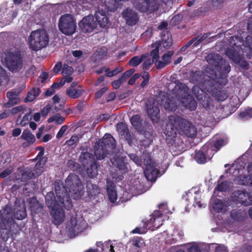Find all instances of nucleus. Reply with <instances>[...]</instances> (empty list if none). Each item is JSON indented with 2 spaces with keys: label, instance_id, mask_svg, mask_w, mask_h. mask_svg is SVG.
<instances>
[{
  "label": "nucleus",
  "instance_id": "nucleus-2",
  "mask_svg": "<svg viewBox=\"0 0 252 252\" xmlns=\"http://www.w3.org/2000/svg\"><path fill=\"white\" fill-rule=\"evenodd\" d=\"M189 88L184 84L177 86L165 99H161V105L169 111H175L178 105H183L190 110L196 107V101L188 93Z\"/></svg>",
  "mask_w": 252,
  "mask_h": 252
},
{
  "label": "nucleus",
  "instance_id": "nucleus-50",
  "mask_svg": "<svg viewBox=\"0 0 252 252\" xmlns=\"http://www.w3.org/2000/svg\"><path fill=\"white\" fill-rule=\"evenodd\" d=\"M149 226H147V222H145L143 227H137L132 231V233L144 234L146 232Z\"/></svg>",
  "mask_w": 252,
  "mask_h": 252
},
{
  "label": "nucleus",
  "instance_id": "nucleus-61",
  "mask_svg": "<svg viewBox=\"0 0 252 252\" xmlns=\"http://www.w3.org/2000/svg\"><path fill=\"white\" fill-rule=\"evenodd\" d=\"M12 172V170L10 168H7L0 173V177L5 178L9 176Z\"/></svg>",
  "mask_w": 252,
  "mask_h": 252
},
{
  "label": "nucleus",
  "instance_id": "nucleus-13",
  "mask_svg": "<svg viewBox=\"0 0 252 252\" xmlns=\"http://www.w3.org/2000/svg\"><path fill=\"white\" fill-rule=\"evenodd\" d=\"M252 204V195L250 193L243 190H237L231 196L230 205H244L249 206Z\"/></svg>",
  "mask_w": 252,
  "mask_h": 252
},
{
  "label": "nucleus",
  "instance_id": "nucleus-41",
  "mask_svg": "<svg viewBox=\"0 0 252 252\" xmlns=\"http://www.w3.org/2000/svg\"><path fill=\"white\" fill-rule=\"evenodd\" d=\"M40 93L39 88H34L28 93V96L26 97L27 101L31 102L33 101L36 97H37Z\"/></svg>",
  "mask_w": 252,
  "mask_h": 252
},
{
  "label": "nucleus",
  "instance_id": "nucleus-53",
  "mask_svg": "<svg viewBox=\"0 0 252 252\" xmlns=\"http://www.w3.org/2000/svg\"><path fill=\"white\" fill-rule=\"evenodd\" d=\"M133 245L137 248H141L143 246V240L140 237L134 238L132 241Z\"/></svg>",
  "mask_w": 252,
  "mask_h": 252
},
{
  "label": "nucleus",
  "instance_id": "nucleus-59",
  "mask_svg": "<svg viewBox=\"0 0 252 252\" xmlns=\"http://www.w3.org/2000/svg\"><path fill=\"white\" fill-rule=\"evenodd\" d=\"M159 46L158 45V44L156 46V48L154 50H153L151 52V56H152L153 59L154 60L155 59H157L158 58V48Z\"/></svg>",
  "mask_w": 252,
  "mask_h": 252
},
{
  "label": "nucleus",
  "instance_id": "nucleus-19",
  "mask_svg": "<svg viewBox=\"0 0 252 252\" xmlns=\"http://www.w3.org/2000/svg\"><path fill=\"white\" fill-rule=\"evenodd\" d=\"M144 164L146 166L144 174L147 179L150 181H155L158 175V170L156 167L155 164L152 159L148 158L144 159Z\"/></svg>",
  "mask_w": 252,
  "mask_h": 252
},
{
  "label": "nucleus",
  "instance_id": "nucleus-4",
  "mask_svg": "<svg viewBox=\"0 0 252 252\" xmlns=\"http://www.w3.org/2000/svg\"><path fill=\"white\" fill-rule=\"evenodd\" d=\"M229 46L225 53L235 63L240 62L242 53H246L248 57L252 55V37L250 36L246 37L245 42L242 41L241 37L231 36L229 39Z\"/></svg>",
  "mask_w": 252,
  "mask_h": 252
},
{
  "label": "nucleus",
  "instance_id": "nucleus-46",
  "mask_svg": "<svg viewBox=\"0 0 252 252\" xmlns=\"http://www.w3.org/2000/svg\"><path fill=\"white\" fill-rule=\"evenodd\" d=\"M130 121L132 125L136 128L138 129L140 127L141 124V121L140 117L139 115H136L133 116L130 119Z\"/></svg>",
  "mask_w": 252,
  "mask_h": 252
},
{
  "label": "nucleus",
  "instance_id": "nucleus-8",
  "mask_svg": "<svg viewBox=\"0 0 252 252\" xmlns=\"http://www.w3.org/2000/svg\"><path fill=\"white\" fill-rule=\"evenodd\" d=\"M49 41V35L43 29L32 31L28 37V44L30 48L38 51L45 47Z\"/></svg>",
  "mask_w": 252,
  "mask_h": 252
},
{
  "label": "nucleus",
  "instance_id": "nucleus-23",
  "mask_svg": "<svg viewBox=\"0 0 252 252\" xmlns=\"http://www.w3.org/2000/svg\"><path fill=\"white\" fill-rule=\"evenodd\" d=\"M122 15L125 19L126 24L129 26L135 25L139 19L137 13L130 8H127L124 10Z\"/></svg>",
  "mask_w": 252,
  "mask_h": 252
},
{
  "label": "nucleus",
  "instance_id": "nucleus-49",
  "mask_svg": "<svg viewBox=\"0 0 252 252\" xmlns=\"http://www.w3.org/2000/svg\"><path fill=\"white\" fill-rule=\"evenodd\" d=\"M230 187V183L227 181L219 183L217 186V189L219 191H225Z\"/></svg>",
  "mask_w": 252,
  "mask_h": 252
},
{
  "label": "nucleus",
  "instance_id": "nucleus-6",
  "mask_svg": "<svg viewBox=\"0 0 252 252\" xmlns=\"http://www.w3.org/2000/svg\"><path fill=\"white\" fill-rule=\"evenodd\" d=\"M211 84L210 80H206L203 84L202 88H200L198 86H194L192 88V92L197 100L205 108L210 106L212 100L205 90L213 95L218 101H223L227 97L226 95L222 92L213 90Z\"/></svg>",
  "mask_w": 252,
  "mask_h": 252
},
{
  "label": "nucleus",
  "instance_id": "nucleus-64",
  "mask_svg": "<svg viewBox=\"0 0 252 252\" xmlns=\"http://www.w3.org/2000/svg\"><path fill=\"white\" fill-rule=\"evenodd\" d=\"M215 252H227V251L224 245H219L216 247Z\"/></svg>",
  "mask_w": 252,
  "mask_h": 252
},
{
  "label": "nucleus",
  "instance_id": "nucleus-34",
  "mask_svg": "<svg viewBox=\"0 0 252 252\" xmlns=\"http://www.w3.org/2000/svg\"><path fill=\"white\" fill-rule=\"evenodd\" d=\"M213 209L216 212L220 213L225 211L226 205L221 200L215 199L212 203Z\"/></svg>",
  "mask_w": 252,
  "mask_h": 252
},
{
  "label": "nucleus",
  "instance_id": "nucleus-33",
  "mask_svg": "<svg viewBox=\"0 0 252 252\" xmlns=\"http://www.w3.org/2000/svg\"><path fill=\"white\" fill-rule=\"evenodd\" d=\"M228 143V139L226 137L220 138L217 139L214 146L211 143H207L212 146V148L214 149V152L215 153L217 151H219L222 146L226 145Z\"/></svg>",
  "mask_w": 252,
  "mask_h": 252
},
{
  "label": "nucleus",
  "instance_id": "nucleus-62",
  "mask_svg": "<svg viewBox=\"0 0 252 252\" xmlns=\"http://www.w3.org/2000/svg\"><path fill=\"white\" fill-rule=\"evenodd\" d=\"M188 252H200L197 245L195 244H192L188 249Z\"/></svg>",
  "mask_w": 252,
  "mask_h": 252
},
{
  "label": "nucleus",
  "instance_id": "nucleus-45",
  "mask_svg": "<svg viewBox=\"0 0 252 252\" xmlns=\"http://www.w3.org/2000/svg\"><path fill=\"white\" fill-rule=\"evenodd\" d=\"M64 120L65 119L63 117L61 116L59 114H56L53 117L50 118L48 120V122L49 123L55 122L56 124L61 125L63 123Z\"/></svg>",
  "mask_w": 252,
  "mask_h": 252
},
{
  "label": "nucleus",
  "instance_id": "nucleus-40",
  "mask_svg": "<svg viewBox=\"0 0 252 252\" xmlns=\"http://www.w3.org/2000/svg\"><path fill=\"white\" fill-rule=\"evenodd\" d=\"M147 57L146 54L142 55L141 57L135 56L132 58L129 61V64L132 66H138Z\"/></svg>",
  "mask_w": 252,
  "mask_h": 252
},
{
  "label": "nucleus",
  "instance_id": "nucleus-3",
  "mask_svg": "<svg viewBox=\"0 0 252 252\" xmlns=\"http://www.w3.org/2000/svg\"><path fill=\"white\" fill-rule=\"evenodd\" d=\"M164 133L166 139L174 141L178 134L185 135L189 137H195L197 134V129L194 126L185 119L178 115H173L168 117Z\"/></svg>",
  "mask_w": 252,
  "mask_h": 252
},
{
  "label": "nucleus",
  "instance_id": "nucleus-9",
  "mask_svg": "<svg viewBox=\"0 0 252 252\" xmlns=\"http://www.w3.org/2000/svg\"><path fill=\"white\" fill-rule=\"evenodd\" d=\"M247 170L248 177L243 175L244 167L243 163L235 162L229 168V173L236 178V180L239 184L244 185H250L252 186V162L248 164Z\"/></svg>",
  "mask_w": 252,
  "mask_h": 252
},
{
  "label": "nucleus",
  "instance_id": "nucleus-52",
  "mask_svg": "<svg viewBox=\"0 0 252 252\" xmlns=\"http://www.w3.org/2000/svg\"><path fill=\"white\" fill-rule=\"evenodd\" d=\"M73 72V68L66 64H64L62 74L63 76H69Z\"/></svg>",
  "mask_w": 252,
  "mask_h": 252
},
{
  "label": "nucleus",
  "instance_id": "nucleus-24",
  "mask_svg": "<svg viewBox=\"0 0 252 252\" xmlns=\"http://www.w3.org/2000/svg\"><path fill=\"white\" fill-rule=\"evenodd\" d=\"M8 208H6L4 211L5 216L2 217V224L1 227L2 229H9L10 230H15V227L18 226L15 224V222L11 215L8 213Z\"/></svg>",
  "mask_w": 252,
  "mask_h": 252
},
{
  "label": "nucleus",
  "instance_id": "nucleus-26",
  "mask_svg": "<svg viewBox=\"0 0 252 252\" xmlns=\"http://www.w3.org/2000/svg\"><path fill=\"white\" fill-rule=\"evenodd\" d=\"M155 0H134V6L142 12L148 10Z\"/></svg>",
  "mask_w": 252,
  "mask_h": 252
},
{
  "label": "nucleus",
  "instance_id": "nucleus-10",
  "mask_svg": "<svg viewBox=\"0 0 252 252\" xmlns=\"http://www.w3.org/2000/svg\"><path fill=\"white\" fill-rule=\"evenodd\" d=\"M59 31L65 35H72L76 32L77 26L74 17L70 14L62 15L58 21Z\"/></svg>",
  "mask_w": 252,
  "mask_h": 252
},
{
  "label": "nucleus",
  "instance_id": "nucleus-29",
  "mask_svg": "<svg viewBox=\"0 0 252 252\" xmlns=\"http://www.w3.org/2000/svg\"><path fill=\"white\" fill-rule=\"evenodd\" d=\"M79 160L83 168L95 162L94 156L87 152L82 153L80 156Z\"/></svg>",
  "mask_w": 252,
  "mask_h": 252
},
{
  "label": "nucleus",
  "instance_id": "nucleus-36",
  "mask_svg": "<svg viewBox=\"0 0 252 252\" xmlns=\"http://www.w3.org/2000/svg\"><path fill=\"white\" fill-rule=\"evenodd\" d=\"M231 217L236 220H241L244 219L246 216V213L241 210H233L231 212Z\"/></svg>",
  "mask_w": 252,
  "mask_h": 252
},
{
  "label": "nucleus",
  "instance_id": "nucleus-16",
  "mask_svg": "<svg viewBox=\"0 0 252 252\" xmlns=\"http://www.w3.org/2000/svg\"><path fill=\"white\" fill-rule=\"evenodd\" d=\"M214 154L212 146L210 144H206L200 150L196 152L194 159L198 163H204L207 160H210Z\"/></svg>",
  "mask_w": 252,
  "mask_h": 252
},
{
  "label": "nucleus",
  "instance_id": "nucleus-54",
  "mask_svg": "<svg viewBox=\"0 0 252 252\" xmlns=\"http://www.w3.org/2000/svg\"><path fill=\"white\" fill-rule=\"evenodd\" d=\"M20 99L18 97V96L14 97H11V98L9 99L8 102L6 104V106L9 107L17 104L19 102H20Z\"/></svg>",
  "mask_w": 252,
  "mask_h": 252
},
{
  "label": "nucleus",
  "instance_id": "nucleus-25",
  "mask_svg": "<svg viewBox=\"0 0 252 252\" xmlns=\"http://www.w3.org/2000/svg\"><path fill=\"white\" fill-rule=\"evenodd\" d=\"M86 4V2L84 0H71L67 1L64 5V7L66 11L75 13H77L81 9V7H84L83 4Z\"/></svg>",
  "mask_w": 252,
  "mask_h": 252
},
{
  "label": "nucleus",
  "instance_id": "nucleus-57",
  "mask_svg": "<svg viewBox=\"0 0 252 252\" xmlns=\"http://www.w3.org/2000/svg\"><path fill=\"white\" fill-rule=\"evenodd\" d=\"M129 157L138 165H140L142 164L141 160L138 158L136 154H130L129 155Z\"/></svg>",
  "mask_w": 252,
  "mask_h": 252
},
{
  "label": "nucleus",
  "instance_id": "nucleus-56",
  "mask_svg": "<svg viewBox=\"0 0 252 252\" xmlns=\"http://www.w3.org/2000/svg\"><path fill=\"white\" fill-rule=\"evenodd\" d=\"M79 140V137L76 135H72L69 140H67L65 143L68 146H72Z\"/></svg>",
  "mask_w": 252,
  "mask_h": 252
},
{
  "label": "nucleus",
  "instance_id": "nucleus-63",
  "mask_svg": "<svg viewBox=\"0 0 252 252\" xmlns=\"http://www.w3.org/2000/svg\"><path fill=\"white\" fill-rule=\"evenodd\" d=\"M209 35L208 33L204 34L199 39H198L193 44V47L197 46L201 42L205 40L208 37Z\"/></svg>",
  "mask_w": 252,
  "mask_h": 252
},
{
  "label": "nucleus",
  "instance_id": "nucleus-20",
  "mask_svg": "<svg viewBox=\"0 0 252 252\" xmlns=\"http://www.w3.org/2000/svg\"><path fill=\"white\" fill-rule=\"evenodd\" d=\"M112 163L113 165L119 170V172L116 174L115 173L112 174L113 182L119 181L122 179V176L120 174H123L127 171V166L123 160L119 158L112 161Z\"/></svg>",
  "mask_w": 252,
  "mask_h": 252
},
{
  "label": "nucleus",
  "instance_id": "nucleus-28",
  "mask_svg": "<svg viewBox=\"0 0 252 252\" xmlns=\"http://www.w3.org/2000/svg\"><path fill=\"white\" fill-rule=\"evenodd\" d=\"M173 54L174 52L173 51H168L162 56L161 60L156 61L155 65L157 68L161 69L168 64L170 62L171 57Z\"/></svg>",
  "mask_w": 252,
  "mask_h": 252
},
{
  "label": "nucleus",
  "instance_id": "nucleus-38",
  "mask_svg": "<svg viewBox=\"0 0 252 252\" xmlns=\"http://www.w3.org/2000/svg\"><path fill=\"white\" fill-rule=\"evenodd\" d=\"M172 44V38L171 35L167 33L166 35L162 36V41L159 44H157L159 47L162 46L165 48H169Z\"/></svg>",
  "mask_w": 252,
  "mask_h": 252
},
{
  "label": "nucleus",
  "instance_id": "nucleus-30",
  "mask_svg": "<svg viewBox=\"0 0 252 252\" xmlns=\"http://www.w3.org/2000/svg\"><path fill=\"white\" fill-rule=\"evenodd\" d=\"M106 187L109 200L112 203L115 202L117 199V194L115 190L114 183L111 182L109 179L107 180Z\"/></svg>",
  "mask_w": 252,
  "mask_h": 252
},
{
  "label": "nucleus",
  "instance_id": "nucleus-15",
  "mask_svg": "<svg viewBox=\"0 0 252 252\" xmlns=\"http://www.w3.org/2000/svg\"><path fill=\"white\" fill-rule=\"evenodd\" d=\"M201 191L196 189V188H193L189 190L184 195L183 198L188 202L187 205L192 204L194 207L201 208L203 206V204L201 203Z\"/></svg>",
  "mask_w": 252,
  "mask_h": 252
},
{
  "label": "nucleus",
  "instance_id": "nucleus-22",
  "mask_svg": "<svg viewBox=\"0 0 252 252\" xmlns=\"http://www.w3.org/2000/svg\"><path fill=\"white\" fill-rule=\"evenodd\" d=\"M14 215L17 220H23L26 216L25 204L21 199H17L15 201Z\"/></svg>",
  "mask_w": 252,
  "mask_h": 252
},
{
  "label": "nucleus",
  "instance_id": "nucleus-48",
  "mask_svg": "<svg viewBox=\"0 0 252 252\" xmlns=\"http://www.w3.org/2000/svg\"><path fill=\"white\" fill-rule=\"evenodd\" d=\"M123 70V68L122 67H118L116 68L115 69L112 70V71H110V69L107 68L105 70V72H106V75L108 77H112L114 75H116L118 73L122 71Z\"/></svg>",
  "mask_w": 252,
  "mask_h": 252
},
{
  "label": "nucleus",
  "instance_id": "nucleus-44",
  "mask_svg": "<svg viewBox=\"0 0 252 252\" xmlns=\"http://www.w3.org/2000/svg\"><path fill=\"white\" fill-rule=\"evenodd\" d=\"M32 177H35L33 174L30 170H24L21 171V180L25 181L27 180H30Z\"/></svg>",
  "mask_w": 252,
  "mask_h": 252
},
{
  "label": "nucleus",
  "instance_id": "nucleus-60",
  "mask_svg": "<svg viewBox=\"0 0 252 252\" xmlns=\"http://www.w3.org/2000/svg\"><path fill=\"white\" fill-rule=\"evenodd\" d=\"M51 110V106L50 104L46 105L41 111L43 117H46Z\"/></svg>",
  "mask_w": 252,
  "mask_h": 252
},
{
  "label": "nucleus",
  "instance_id": "nucleus-5",
  "mask_svg": "<svg viewBox=\"0 0 252 252\" xmlns=\"http://www.w3.org/2000/svg\"><path fill=\"white\" fill-rule=\"evenodd\" d=\"M205 59L210 64L208 69L211 71L210 73H209V75H207L208 77L220 84L222 83V81L220 82L219 78H222L225 74L230 71L229 63L216 53L209 54L206 57Z\"/></svg>",
  "mask_w": 252,
  "mask_h": 252
},
{
  "label": "nucleus",
  "instance_id": "nucleus-18",
  "mask_svg": "<svg viewBox=\"0 0 252 252\" xmlns=\"http://www.w3.org/2000/svg\"><path fill=\"white\" fill-rule=\"evenodd\" d=\"M159 101L158 98L156 100L154 97H151L149 98L146 103L147 113L153 121H157L159 118Z\"/></svg>",
  "mask_w": 252,
  "mask_h": 252
},
{
  "label": "nucleus",
  "instance_id": "nucleus-17",
  "mask_svg": "<svg viewBox=\"0 0 252 252\" xmlns=\"http://www.w3.org/2000/svg\"><path fill=\"white\" fill-rule=\"evenodd\" d=\"M97 25L93 15H89L84 17L79 23V27L84 33L94 32L97 28Z\"/></svg>",
  "mask_w": 252,
  "mask_h": 252
},
{
  "label": "nucleus",
  "instance_id": "nucleus-42",
  "mask_svg": "<svg viewBox=\"0 0 252 252\" xmlns=\"http://www.w3.org/2000/svg\"><path fill=\"white\" fill-rule=\"evenodd\" d=\"M44 170L43 163L40 161L36 163L33 170L32 171V172L33 174L34 177H36L38 176L43 172Z\"/></svg>",
  "mask_w": 252,
  "mask_h": 252
},
{
  "label": "nucleus",
  "instance_id": "nucleus-1",
  "mask_svg": "<svg viewBox=\"0 0 252 252\" xmlns=\"http://www.w3.org/2000/svg\"><path fill=\"white\" fill-rule=\"evenodd\" d=\"M61 187H63L59 185L55 186L57 200L52 192H48L45 196L46 203L51 209L50 214L53 218V222L55 225H59L64 220L65 214L63 208L69 210L72 207L70 198L67 196L66 192L62 191ZM63 188V191L64 189Z\"/></svg>",
  "mask_w": 252,
  "mask_h": 252
},
{
  "label": "nucleus",
  "instance_id": "nucleus-39",
  "mask_svg": "<svg viewBox=\"0 0 252 252\" xmlns=\"http://www.w3.org/2000/svg\"><path fill=\"white\" fill-rule=\"evenodd\" d=\"M22 138L29 143H33L35 140L34 135L29 129H26L23 131Z\"/></svg>",
  "mask_w": 252,
  "mask_h": 252
},
{
  "label": "nucleus",
  "instance_id": "nucleus-32",
  "mask_svg": "<svg viewBox=\"0 0 252 252\" xmlns=\"http://www.w3.org/2000/svg\"><path fill=\"white\" fill-rule=\"evenodd\" d=\"M108 149L101 146L100 143H96L95 145L94 154L98 159H103L107 155Z\"/></svg>",
  "mask_w": 252,
  "mask_h": 252
},
{
  "label": "nucleus",
  "instance_id": "nucleus-43",
  "mask_svg": "<svg viewBox=\"0 0 252 252\" xmlns=\"http://www.w3.org/2000/svg\"><path fill=\"white\" fill-rule=\"evenodd\" d=\"M30 204L32 211L37 212L40 211L42 208L41 204L37 201L36 198H32L30 200Z\"/></svg>",
  "mask_w": 252,
  "mask_h": 252
},
{
  "label": "nucleus",
  "instance_id": "nucleus-27",
  "mask_svg": "<svg viewBox=\"0 0 252 252\" xmlns=\"http://www.w3.org/2000/svg\"><path fill=\"white\" fill-rule=\"evenodd\" d=\"M98 143H100L101 146H103L105 149H113L115 146V140L112 136L108 133L105 134L102 139L99 141Z\"/></svg>",
  "mask_w": 252,
  "mask_h": 252
},
{
  "label": "nucleus",
  "instance_id": "nucleus-7",
  "mask_svg": "<svg viewBox=\"0 0 252 252\" xmlns=\"http://www.w3.org/2000/svg\"><path fill=\"white\" fill-rule=\"evenodd\" d=\"M59 185L63 186L64 190L63 191V187H61L62 192H66L67 196L70 198L69 196L75 199H79L84 194V187L79 177L74 174H70L65 180V186L62 183L56 182L55 187Z\"/></svg>",
  "mask_w": 252,
  "mask_h": 252
},
{
  "label": "nucleus",
  "instance_id": "nucleus-31",
  "mask_svg": "<svg viewBox=\"0 0 252 252\" xmlns=\"http://www.w3.org/2000/svg\"><path fill=\"white\" fill-rule=\"evenodd\" d=\"M83 92V90L80 87H74L71 84V87L66 90V94L69 97L75 99L79 97Z\"/></svg>",
  "mask_w": 252,
  "mask_h": 252
},
{
  "label": "nucleus",
  "instance_id": "nucleus-12",
  "mask_svg": "<svg viewBox=\"0 0 252 252\" xmlns=\"http://www.w3.org/2000/svg\"><path fill=\"white\" fill-rule=\"evenodd\" d=\"M159 209L158 211H156L154 212L150 220L147 223L149 228L151 227L158 228L162 224V222L164 220L163 216L164 214H167L169 213V211L167 210V205L165 204L160 205Z\"/></svg>",
  "mask_w": 252,
  "mask_h": 252
},
{
  "label": "nucleus",
  "instance_id": "nucleus-14",
  "mask_svg": "<svg viewBox=\"0 0 252 252\" xmlns=\"http://www.w3.org/2000/svg\"><path fill=\"white\" fill-rule=\"evenodd\" d=\"M86 227V221L78 215L72 217L66 225V229L72 234L78 233Z\"/></svg>",
  "mask_w": 252,
  "mask_h": 252
},
{
  "label": "nucleus",
  "instance_id": "nucleus-55",
  "mask_svg": "<svg viewBox=\"0 0 252 252\" xmlns=\"http://www.w3.org/2000/svg\"><path fill=\"white\" fill-rule=\"evenodd\" d=\"M25 111V107L21 105L12 108L11 110V112L12 114H16L21 112L24 113Z\"/></svg>",
  "mask_w": 252,
  "mask_h": 252
},
{
  "label": "nucleus",
  "instance_id": "nucleus-21",
  "mask_svg": "<svg viewBox=\"0 0 252 252\" xmlns=\"http://www.w3.org/2000/svg\"><path fill=\"white\" fill-rule=\"evenodd\" d=\"M117 130L122 139L126 140L129 144L132 143L134 139L133 135L129 132L126 124L119 123L117 125Z\"/></svg>",
  "mask_w": 252,
  "mask_h": 252
},
{
  "label": "nucleus",
  "instance_id": "nucleus-58",
  "mask_svg": "<svg viewBox=\"0 0 252 252\" xmlns=\"http://www.w3.org/2000/svg\"><path fill=\"white\" fill-rule=\"evenodd\" d=\"M68 126L66 125H64L61 127L60 130L58 132L56 135L57 138H60L63 137L65 132L67 130Z\"/></svg>",
  "mask_w": 252,
  "mask_h": 252
},
{
  "label": "nucleus",
  "instance_id": "nucleus-47",
  "mask_svg": "<svg viewBox=\"0 0 252 252\" xmlns=\"http://www.w3.org/2000/svg\"><path fill=\"white\" fill-rule=\"evenodd\" d=\"M239 117L245 119L251 118L252 117V108H248V109L242 111L239 114Z\"/></svg>",
  "mask_w": 252,
  "mask_h": 252
},
{
  "label": "nucleus",
  "instance_id": "nucleus-51",
  "mask_svg": "<svg viewBox=\"0 0 252 252\" xmlns=\"http://www.w3.org/2000/svg\"><path fill=\"white\" fill-rule=\"evenodd\" d=\"M146 55H147V57L142 61L143 62V68L144 69L148 68L154 62V60L150 58L148 54Z\"/></svg>",
  "mask_w": 252,
  "mask_h": 252
},
{
  "label": "nucleus",
  "instance_id": "nucleus-35",
  "mask_svg": "<svg viewBox=\"0 0 252 252\" xmlns=\"http://www.w3.org/2000/svg\"><path fill=\"white\" fill-rule=\"evenodd\" d=\"M145 191L143 185L138 181H135L131 186L130 192L133 195L141 194Z\"/></svg>",
  "mask_w": 252,
  "mask_h": 252
},
{
  "label": "nucleus",
  "instance_id": "nucleus-37",
  "mask_svg": "<svg viewBox=\"0 0 252 252\" xmlns=\"http://www.w3.org/2000/svg\"><path fill=\"white\" fill-rule=\"evenodd\" d=\"M86 172L87 175L91 178L95 177L97 174V168L95 162L93 164H90L83 168Z\"/></svg>",
  "mask_w": 252,
  "mask_h": 252
},
{
  "label": "nucleus",
  "instance_id": "nucleus-11",
  "mask_svg": "<svg viewBox=\"0 0 252 252\" xmlns=\"http://www.w3.org/2000/svg\"><path fill=\"white\" fill-rule=\"evenodd\" d=\"M5 63L7 68L14 73L23 71L26 68L23 60L18 53H9L6 58Z\"/></svg>",
  "mask_w": 252,
  "mask_h": 252
}]
</instances>
